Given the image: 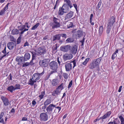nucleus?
Returning <instances> with one entry per match:
<instances>
[{"label": "nucleus", "mask_w": 124, "mask_h": 124, "mask_svg": "<svg viewBox=\"0 0 124 124\" xmlns=\"http://www.w3.org/2000/svg\"><path fill=\"white\" fill-rule=\"evenodd\" d=\"M16 61L19 62L20 63L25 61L23 57H21L19 58H17L16 59Z\"/></svg>", "instance_id": "obj_27"}, {"label": "nucleus", "mask_w": 124, "mask_h": 124, "mask_svg": "<svg viewBox=\"0 0 124 124\" xmlns=\"http://www.w3.org/2000/svg\"><path fill=\"white\" fill-rule=\"evenodd\" d=\"M90 59V58H86L85 61L82 63V64H83V65H85L87 64V62L89 61Z\"/></svg>", "instance_id": "obj_40"}, {"label": "nucleus", "mask_w": 124, "mask_h": 124, "mask_svg": "<svg viewBox=\"0 0 124 124\" xmlns=\"http://www.w3.org/2000/svg\"><path fill=\"white\" fill-rule=\"evenodd\" d=\"M48 60L47 59H46L41 60L39 62V64L40 66L42 67H47L48 65Z\"/></svg>", "instance_id": "obj_6"}, {"label": "nucleus", "mask_w": 124, "mask_h": 124, "mask_svg": "<svg viewBox=\"0 0 124 124\" xmlns=\"http://www.w3.org/2000/svg\"><path fill=\"white\" fill-rule=\"evenodd\" d=\"M101 60V57L93 60L90 64V68L91 69H95L98 70L99 68V65Z\"/></svg>", "instance_id": "obj_1"}, {"label": "nucleus", "mask_w": 124, "mask_h": 124, "mask_svg": "<svg viewBox=\"0 0 124 124\" xmlns=\"http://www.w3.org/2000/svg\"><path fill=\"white\" fill-rule=\"evenodd\" d=\"M59 65H60L61 63V62L59 59V57H57L56 59Z\"/></svg>", "instance_id": "obj_55"}, {"label": "nucleus", "mask_w": 124, "mask_h": 124, "mask_svg": "<svg viewBox=\"0 0 124 124\" xmlns=\"http://www.w3.org/2000/svg\"><path fill=\"white\" fill-rule=\"evenodd\" d=\"M33 60L32 59L30 62H29L30 65L31 66L33 65L34 64V63L33 62Z\"/></svg>", "instance_id": "obj_56"}, {"label": "nucleus", "mask_w": 124, "mask_h": 124, "mask_svg": "<svg viewBox=\"0 0 124 124\" xmlns=\"http://www.w3.org/2000/svg\"><path fill=\"white\" fill-rule=\"evenodd\" d=\"M101 0L100 1H99V2L98 5L96 6V8L97 9H98L100 7L101 5Z\"/></svg>", "instance_id": "obj_44"}, {"label": "nucleus", "mask_w": 124, "mask_h": 124, "mask_svg": "<svg viewBox=\"0 0 124 124\" xmlns=\"http://www.w3.org/2000/svg\"><path fill=\"white\" fill-rule=\"evenodd\" d=\"M49 66L50 69L53 70L51 71L49 74V76L57 72L58 66V63L56 62L52 61L50 62L49 64Z\"/></svg>", "instance_id": "obj_2"}, {"label": "nucleus", "mask_w": 124, "mask_h": 124, "mask_svg": "<svg viewBox=\"0 0 124 124\" xmlns=\"http://www.w3.org/2000/svg\"><path fill=\"white\" fill-rule=\"evenodd\" d=\"M20 36L18 37L16 41V44H20L21 42V40L22 38L21 35L20 34Z\"/></svg>", "instance_id": "obj_37"}, {"label": "nucleus", "mask_w": 124, "mask_h": 124, "mask_svg": "<svg viewBox=\"0 0 124 124\" xmlns=\"http://www.w3.org/2000/svg\"><path fill=\"white\" fill-rule=\"evenodd\" d=\"M111 114V112L110 111L107 112L104 116L101 117V119H104L107 118Z\"/></svg>", "instance_id": "obj_25"}, {"label": "nucleus", "mask_w": 124, "mask_h": 124, "mask_svg": "<svg viewBox=\"0 0 124 124\" xmlns=\"http://www.w3.org/2000/svg\"><path fill=\"white\" fill-rule=\"evenodd\" d=\"M115 21V18L114 16L110 17L108 20L107 25L112 27Z\"/></svg>", "instance_id": "obj_9"}, {"label": "nucleus", "mask_w": 124, "mask_h": 124, "mask_svg": "<svg viewBox=\"0 0 124 124\" xmlns=\"http://www.w3.org/2000/svg\"><path fill=\"white\" fill-rule=\"evenodd\" d=\"M71 62H72L73 63V68H74L76 66V62L75 60H74L73 61Z\"/></svg>", "instance_id": "obj_47"}, {"label": "nucleus", "mask_w": 124, "mask_h": 124, "mask_svg": "<svg viewBox=\"0 0 124 124\" xmlns=\"http://www.w3.org/2000/svg\"><path fill=\"white\" fill-rule=\"evenodd\" d=\"M72 64L70 62H66L65 63V67L66 71H70L71 69Z\"/></svg>", "instance_id": "obj_13"}, {"label": "nucleus", "mask_w": 124, "mask_h": 124, "mask_svg": "<svg viewBox=\"0 0 124 124\" xmlns=\"http://www.w3.org/2000/svg\"><path fill=\"white\" fill-rule=\"evenodd\" d=\"M29 45V44L26 41L24 43V46H28Z\"/></svg>", "instance_id": "obj_57"}, {"label": "nucleus", "mask_w": 124, "mask_h": 124, "mask_svg": "<svg viewBox=\"0 0 124 124\" xmlns=\"http://www.w3.org/2000/svg\"><path fill=\"white\" fill-rule=\"evenodd\" d=\"M63 77L65 79H67L68 77V75L67 74L63 73Z\"/></svg>", "instance_id": "obj_45"}, {"label": "nucleus", "mask_w": 124, "mask_h": 124, "mask_svg": "<svg viewBox=\"0 0 124 124\" xmlns=\"http://www.w3.org/2000/svg\"><path fill=\"white\" fill-rule=\"evenodd\" d=\"M120 121L117 119H116L113 121V122H110L108 124H119Z\"/></svg>", "instance_id": "obj_26"}, {"label": "nucleus", "mask_w": 124, "mask_h": 124, "mask_svg": "<svg viewBox=\"0 0 124 124\" xmlns=\"http://www.w3.org/2000/svg\"><path fill=\"white\" fill-rule=\"evenodd\" d=\"M112 26L107 25V28L106 30V32L107 34V36H110V33L112 28Z\"/></svg>", "instance_id": "obj_28"}, {"label": "nucleus", "mask_w": 124, "mask_h": 124, "mask_svg": "<svg viewBox=\"0 0 124 124\" xmlns=\"http://www.w3.org/2000/svg\"><path fill=\"white\" fill-rule=\"evenodd\" d=\"M12 76H11V73H10L9 75L8 76V78H9V80H12Z\"/></svg>", "instance_id": "obj_59"}, {"label": "nucleus", "mask_w": 124, "mask_h": 124, "mask_svg": "<svg viewBox=\"0 0 124 124\" xmlns=\"http://www.w3.org/2000/svg\"><path fill=\"white\" fill-rule=\"evenodd\" d=\"M6 46H5L4 50L2 51V53L4 54V55H5L6 56L7 55V52L6 51Z\"/></svg>", "instance_id": "obj_46"}, {"label": "nucleus", "mask_w": 124, "mask_h": 124, "mask_svg": "<svg viewBox=\"0 0 124 124\" xmlns=\"http://www.w3.org/2000/svg\"><path fill=\"white\" fill-rule=\"evenodd\" d=\"M85 39V38H84L82 40L80 41V42L81 43V46H83L84 44Z\"/></svg>", "instance_id": "obj_48"}, {"label": "nucleus", "mask_w": 124, "mask_h": 124, "mask_svg": "<svg viewBox=\"0 0 124 124\" xmlns=\"http://www.w3.org/2000/svg\"><path fill=\"white\" fill-rule=\"evenodd\" d=\"M119 118L121 121V124H124V117L122 116H120L119 117Z\"/></svg>", "instance_id": "obj_39"}, {"label": "nucleus", "mask_w": 124, "mask_h": 124, "mask_svg": "<svg viewBox=\"0 0 124 124\" xmlns=\"http://www.w3.org/2000/svg\"><path fill=\"white\" fill-rule=\"evenodd\" d=\"M56 106L55 105L53 104H50L48 107L46 108V110L47 111L46 113L50 114L52 113V111L54 108L56 107Z\"/></svg>", "instance_id": "obj_7"}, {"label": "nucleus", "mask_w": 124, "mask_h": 124, "mask_svg": "<svg viewBox=\"0 0 124 124\" xmlns=\"http://www.w3.org/2000/svg\"><path fill=\"white\" fill-rule=\"evenodd\" d=\"M72 55L70 54H66L63 56V58L64 61L70 60L72 58Z\"/></svg>", "instance_id": "obj_12"}, {"label": "nucleus", "mask_w": 124, "mask_h": 124, "mask_svg": "<svg viewBox=\"0 0 124 124\" xmlns=\"http://www.w3.org/2000/svg\"><path fill=\"white\" fill-rule=\"evenodd\" d=\"M7 89L8 91H10L11 93H13V91L15 90V88L14 87V86L12 85L9 86L7 88Z\"/></svg>", "instance_id": "obj_23"}, {"label": "nucleus", "mask_w": 124, "mask_h": 124, "mask_svg": "<svg viewBox=\"0 0 124 124\" xmlns=\"http://www.w3.org/2000/svg\"><path fill=\"white\" fill-rule=\"evenodd\" d=\"M16 45L15 43L9 42L8 43L7 46L8 49L10 50H11L14 48V46Z\"/></svg>", "instance_id": "obj_14"}, {"label": "nucleus", "mask_w": 124, "mask_h": 124, "mask_svg": "<svg viewBox=\"0 0 124 124\" xmlns=\"http://www.w3.org/2000/svg\"><path fill=\"white\" fill-rule=\"evenodd\" d=\"M73 26V23L72 22H70L69 23V24L67 25V27L68 28H72Z\"/></svg>", "instance_id": "obj_41"}, {"label": "nucleus", "mask_w": 124, "mask_h": 124, "mask_svg": "<svg viewBox=\"0 0 124 124\" xmlns=\"http://www.w3.org/2000/svg\"><path fill=\"white\" fill-rule=\"evenodd\" d=\"M25 25H24L20 26L19 30L21 31L20 32V34L21 35L23 34L25 31H28V29H25Z\"/></svg>", "instance_id": "obj_15"}, {"label": "nucleus", "mask_w": 124, "mask_h": 124, "mask_svg": "<svg viewBox=\"0 0 124 124\" xmlns=\"http://www.w3.org/2000/svg\"><path fill=\"white\" fill-rule=\"evenodd\" d=\"M122 87V86H120L118 90V92H121Z\"/></svg>", "instance_id": "obj_61"}, {"label": "nucleus", "mask_w": 124, "mask_h": 124, "mask_svg": "<svg viewBox=\"0 0 124 124\" xmlns=\"http://www.w3.org/2000/svg\"><path fill=\"white\" fill-rule=\"evenodd\" d=\"M63 83H62L58 87L57 89L62 90L63 88Z\"/></svg>", "instance_id": "obj_43"}, {"label": "nucleus", "mask_w": 124, "mask_h": 124, "mask_svg": "<svg viewBox=\"0 0 124 124\" xmlns=\"http://www.w3.org/2000/svg\"><path fill=\"white\" fill-rule=\"evenodd\" d=\"M44 71L43 70V72L41 73H37L34 74L33 75L32 79L33 80H35L36 82L38 80L41 76L44 74Z\"/></svg>", "instance_id": "obj_5"}, {"label": "nucleus", "mask_w": 124, "mask_h": 124, "mask_svg": "<svg viewBox=\"0 0 124 124\" xmlns=\"http://www.w3.org/2000/svg\"><path fill=\"white\" fill-rule=\"evenodd\" d=\"M73 5L75 8V9H76V10L77 11V5L76 4H73Z\"/></svg>", "instance_id": "obj_62"}, {"label": "nucleus", "mask_w": 124, "mask_h": 124, "mask_svg": "<svg viewBox=\"0 0 124 124\" xmlns=\"http://www.w3.org/2000/svg\"><path fill=\"white\" fill-rule=\"evenodd\" d=\"M116 56V54H115L114 53L111 56V59L113 60H114L115 57Z\"/></svg>", "instance_id": "obj_51"}, {"label": "nucleus", "mask_w": 124, "mask_h": 124, "mask_svg": "<svg viewBox=\"0 0 124 124\" xmlns=\"http://www.w3.org/2000/svg\"><path fill=\"white\" fill-rule=\"evenodd\" d=\"M32 103L33 105H35L36 104V102L35 101L33 100L32 102Z\"/></svg>", "instance_id": "obj_64"}, {"label": "nucleus", "mask_w": 124, "mask_h": 124, "mask_svg": "<svg viewBox=\"0 0 124 124\" xmlns=\"http://www.w3.org/2000/svg\"><path fill=\"white\" fill-rule=\"evenodd\" d=\"M64 2L66 3L64 4H66L67 5V6H70V8H71L72 6L71 4V2L69 0H64Z\"/></svg>", "instance_id": "obj_30"}, {"label": "nucleus", "mask_w": 124, "mask_h": 124, "mask_svg": "<svg viewBox=\"0 0 124 124\" xmlns=\"http://www.w3.org/2000/svg\"><path fill=\"white\" fill-rule=\"evenodd\" d=\"M15 90L20 89L21 88V86L19 84H16L14 86Z\"/></svg>", "instance_id": "obj_35"}, {"label": "nucleus", "mask_w": 124, "mask_h": 124, "mask_svg": "<svg viewBox=\"0 0 124 124\" xmlns=\"http://www.w3.org/2000/svg\"><path fill=\"white\" fill-rule=\"evenodd\" d=\"M36 82L35 80H33L32 78H31L28 82V83L29 85L32 86L34 84V83Z\"/></svg>", "instance_id": "obj_31"}, {"label": "nucleus", "mask_w": 124, "mask_h": 124, "mask_svg": "<svg viewBox=\"0 0 124 124\" xmlns=\"http://www.w3.org/2000/svg\"><path fill=\"white\" fill-rule=\"evenodd\" d=\"M30 65V63L28 62H26L24 64H23V67H25L26 66H28L29 65Z\"/></svg>", "instance_id": "obj_49"}, {"label": "nucleus", "mask_w": 124, "mask_h": 124, "mask_svg": "<svg viewBox=\"0 0 124 124\" xmlns=\"http://www.w3.org/2000/svg\"><path fill=\"white\" fill-rule=\"evenodd\" d=\"M4 115V113L3 112H1L0 114V119H1L3 117V115Z\"/></svg>", "instance_id": "obj_54"}, {"label": "nucleus", "mask_w": 124, "mask_h": 124, "mask_svg": "<svg viewBox=\"0 0 124 124\" xmlns=\"http://www.w3.org/2000/svg\"><path fill=\"white\" fill-rule=\"evenodd\" d=\"M72 85V81L71 80L70 82V83L69 84V85L68 86V89H69L70 87H71Z\"/></svg>", "instance_id": "obj_50"}, {"label": "nucleus", "mask_w": 124, "mask_h": 124, "mask_svg": "<svg viewBox=\"0 0 124 124\" xmlns=\"http://www.w3.org/2000/svg\"><path fill=\"white\" fill-rule=\"evenodd\" d=\"M103 30V26H101L99 29V35L101 36Z\"/></svg>", "instance_id": "obj_32"}, {"label": "nucleus", "mask_w": 124, "mask_h": 124, "mask_svg": "<svg viewBox=\"0 0 124 124\" xmlns=\"http://www.w3.org/2000/svg\"><path fill=\"white\" fill-rule=\"evenodd\" d=\"M53 23L52 26V28L53 29L56 28H58L60 26L59 19L54 17L53 19Z\"/></svg>", "instance_id": "obj_3"}, {"label": "nucleus", "mask_w": 124, "mask_h": 124, "mask_svg": "<svg viewBox=\"0 0 124 124\" xmlns=\"http://www.w3.org/2000/svg\"><path fill=\"white\" fill-rule=\"evenodd\" d=\"M67 5L66 4H64L62 7V8L65 11L67 12V11L69 10V7L70 6H67Z\"/></svg>", "instance_id": "obj_24"}, {"label": "nucleus", "mask_w": 124, "mask_h": 124, "mask_svg": "<svg viewBox=\"0 0 124 124\" xmlns=\"http://www.w3.org/2000/svg\"><path fill=\"white\" fill-rule=\"evenodd\" d=\"M44 95H45L44 92H41V94L39 95V97L40 98V99H41L43 98V96Z\"/></svg>", "instance_id": "obj_42"}, {"label": "nucleus", "mask_w": 124, "mask_h": 124, "mask_svg": "<svg viewBox=\"0 0 124 124\" xmlns=\"http://www.w3.org/2000/svg\"><path fill=\"white\" fill-rule=\"evenodd\" d=\"M64 13H67V12L65 11L62 8H60L58 12V15L62 16L64 14Z\"/></svg>", "instance_id": "obj_20"}, {"label": "nucleus", "mask_w": 124, "mask_h": 124, "mask_svg": "<svg viewBox=\"0 0 124 124\" xmlns=\"http://www.w3.org/2000/svg\"><path fill=\"white\" fill-rule=\"evenodd\" d=\"M83 34L82 31L81 30H78L75 33V35L77 38H79L81 37Z\"/></svg>", "instance_id": "obj_19"}, {"label": "nucleus", "mask_w": 124, "mask_h": 124, "mask_svg": "<svg viewBox=\"0 0 124 124\" xmlns=\"http://www.w3.org/2000/svg\"><path fill=\"white\" fill-rule=\"evenodd\" d=\"M74 41L73 39L72 38H69L67 39L66 40L67 43H71L73 42Z\"/></svg>", "instance_id": "obj_36"}, {"label": "nucleus", "mask_w": 124, "mask_h": 124, "mask_svg": "<svg viewBox=\"0 0 124 124\" xmlns=\"http://www.w3.org/2000/svg\"><path fill=\"white\" fill-rule=\"evenodd\" d=\"M12 33L13 34H17L19 33V30L16 29H13L12 31Z\"/></svg>", "instance_id": "obj_34"}, {"label": "nucleus", "mask_w": 124, "mask_h": 124, "mask_svg": "<svg viewBox=\"0 0 124 124\" xmlns=\"http://www.w3.org/2000/svg\"><path fill=\"white\" fill-rule=\"evenodd\" d=\"M25 27L26 26V27L28 28H28H29L30 27V25H29V24H28V23L27 22H26L25 23Z\"/></svg>", "instance_id": "obj_53"}, {"label": "nucleus", "mask_w": 124, "mask_h": 124, "mask_svg": "<svg viewBox=\"0 0 124 124\" xmlns=\"http://www.w3.org/2000/svg\"><path fill=\"white\" fill-rule=\"evenodd\" d=\"M22 121H27V119L26 117H23L22 118Z\"/></svg>", "instance_id": "obj_58"}, {"label": "nucleus", "mask_w": 124, "mask_h": 124, "mask_svg": "<svg viewBox=\"0 0 124 124\" xmlns=\"http://www.w3.org/2000/svg\"><path fill=\"white\" fill-rule=\"evenodd\" d=\"M71 46L69 45H67L61 46L60 50L63 52H67L70 49Z\"/></svg>", "instance_id": "obj_10"}, {"label": "nucleus", "mask_w": 124, "mask_h": 124, "mask_svg": "<svg viewBox=\"0 0 124 124\" xmlns=\"http://www.w3.org/2000/svg\"><path fill=\"white\" fill-rule=\"evenodd\" d=\"M46 113L43 112L40 115L39 120L41 121H46L48 119V117Z\"/></svg>", "instance_id": "obj_4"}, {"label": "nucleus", "mask_w": 124, "mask_h": 124, "mask_svg": "<svg viewBox=\"0 0 124 124\" xmlns=\"http://www.w3.org/2000/svg\"><path fill=\"white\" fill-rule=\"evenodd\" d=\"M8 4L3 8L0 11V15H2L5 14V11L8 9Z\"/></svg>", "instance_id": "obj_17"}, {"label": "nucleus", "mask_w": 124, "mask_h": 124, "mask_svg": "<svg viewBox=\"0 0 124 124\" xmlns=\"http://www.w3.org/2000/svg\"><path fill=\"white\" fill-rule=\"evenodd\" d=\"M51 102V100L50 99H48L46 100L44 102V105L47 106L50 104Z\"/></svg>", "instance_id": "obj_33"}, {"label": "nucleus", "mask_w": 124, "mask_h": 124, "mask_svg": "<svg viewBox=\"0 0 124 124\" xmlns=\"http://www.w3.org/2000/svg\"><path fill=\"white\" fill-rule=\"evenodd\" d=\"M73 14V12L72 11H70L66 15L64 20L67 22L68 21L70 20V19L72 17Z\"/></svg>", "instance_id": "obj_11"}, {"label": "nucleus", "mask_w": 124, "mask_h": 124, "mask_svg": "<svg viewBox=\"0 0 124 124\" xmlns=\"http://www.w3.org/2000/svg\"><path fill=\"white\" fill-rule=\"evenodd\" d=\"M60 37L61 36L60 34L55 35L53 37V40L54 41L55 40H59L60 39Z\"/></svg>", "instance_id": "obj_29"}, {"label": "nucleus", "mask_w": 124, "mask_h": 124, "mask_svg": "<svg viewBox=\"0 0 124 124\" xmlns=\"http://www.w3.org/2000/svg\"><path fill=\"white\" fill-rule=\"evenodd\" d=\"M6 55H4L2 56H0V61H1L2 60V59Z\"/></svg>", "instance_id": "obj_63"}, {"label": "nucleus", "mask_w": 124, "mask_h": 124, "mask_svg": "<svg viewBox=\"0 0 124 124\" xmlns=\"http://www.w3.org/2000/svg\"><path fill=\"white\" fill-rule=\"evenodd\" d=\"M77 50V47L76 45H75L72 47L71 49V53L74 54H75L76 53Z\"/></svg>", "instance_id": "obj_18"}, {"label": "nucleus", "mask_w": 124, "mask_h": 124, "mask_svg": "<svg viewBox=\"0 0 124 124\" xmlns=\"http://www.w3.org/2000/svg\"><path fill=\"white\" fill-rule=\"evenodd\" d=\"M38 52L40 55H42L46 53V52L45 50L40 47L38 49Z\"/></svg>", "instance_id": "obj_16"}, {"label": "nucleus", "mask_w": 124, "mask_h": 124, "mask_svg": "<svg viewBox=\"0 0 124 124\" xmlns=\"http://www.w3.org/2000/svg\"><path fill=\"white\" fill-rule=\"evenodd\" d=\"M30 55L29 53H25L23 57L25 61H26L29 60L30 58Z\"/></svg>", "instance_id": "obj_21"}, {"label": "nucleus", "mask_w": 124, "mask_h": 124, "mask_svg": "<svg viewBox=\"0 0 124 124\" xmlns=\"http://www.w3.org/2000/svg\"><path fill=\"white\" fill-rule=\"evenodd\" d=\"M1 99L4 105L6 106H8L10 103L8 98L5 96H2L1 97Z\"/></svg>", "instance_id": "obj_8"}, {"label": "nucleus", "mask_w": 124, "mask_h": 124, "mask_svg": "<svg viewBox=\"0 0 124 124\" xmlns=\"http://www.w3.org/2000/svg\"><path fill=\"white\" fill-rule=\"evenodd\" d=\"M60 36L61 37H62L64 38H66L67 36V35L65 34H60Z\"/></svg>", "instance_id": "obj_52"}, {"label": "nucleus", "mask_w": 124, "mask_h": 124, "mask_svg": "<svg viewBox=\"0 0 124 124\" xmlns=\"http://www.w3.org/2000/svg\"><path fill=\"white\" fill-rule=\"evenodd\" d=\"M58 83V80L57 79H54L52 81V84L53 86H55L57 85Z\"/></svg>", "instance_id": "obj_22"}, {"label": "nucleus", "mask_w": 124, "mask_h": 124, "mask_svg": "<svg viewBox=\"0 0 124 124\" xmlns=\"http://www.w3.org/2000/svg\"><path fill=\"white\" fill-rule=\"evenodd\" d=\"M39 23H37L35 25H34L32 27V28H31V30H34L36 29L39 26Z\"/></svg>", "instance_id": "obj_38"}, {"label": "nucleus", "mask_w": 124, "mask_h": 124, "mask_svg": "<svg viewBox=\"0 0 124 124\" xmlns=\"http://www.w3.org/2000/svg\"><path fill=\"white\" fill-rule=\"evenodd\" d=\"M55 93L57 95L59 94L60 92L58 90H56L55 91Z\"/></svg>", "instance_id": "obj_60"}]
</instances>
